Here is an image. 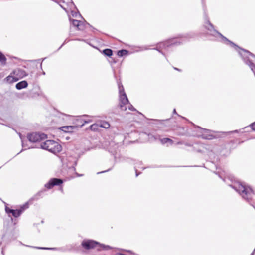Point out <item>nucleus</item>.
Segmentation results:
<instances>
[{"instance_id":"obj_1","label":"nucleus","mask_w":255,"mask_h":255,"mask_svg":"<svg viewBox=\"0 0 255 255\" xmlns=\"http://www.w3.org/2000/svg\"><path fill=\"white\" fill-rule=\"evenodd\" d=\"M194 36V34L192 33L181 35L177 37L173 38L165 41L158 43L156 45H153V48H150L149 45L144 46V50L155 49L166 56L165 51H167L169 48L174 46L182 44L184 42L193 38Z\"/></svg>"},{"instance_id":"obj_2","label":"nucleus","mask_w":255,"mask_h":255,"mask_svg":"<svg viewBox=\"0 0 255 255\" xmlns=\"http://www.w3.org/2000/svg\"><path fill=\"white\" fill-rule=\"evenodd\" d=\"M40 147L53 153L59 152L62 150L61 146L58 142L51 140L41 142Z\"/></svg>"},{"instance_id":"obj_3","label":"nucleus","mask_w":255,"mask_h":255,"mask_svg":"<svg viewBox=\"0 0 255 255\" xmlns=\"http://www.w3.org/2000/svg\"><path fill=\"white\" fill-rule=\"evenodd\" d=\"M28 140L32 142H42V140L47 138V135L44 133H32L28 136Z\"/></svg>"},{"instance_id":"obj_4","label":"nucleus","mask_w":255,"mask_h":255,"mask_svg":"<svg viewBox=\"0 0 255 255\" xmlns=\"http://www.w3.org/2000/svg\"><path fill=\"white\" fill-rule=\"evenodd\" d=\"M201 131V136L202 138L207 140H211L216 137V135H214L215 131L210 130L207 129L203 128L200 127H198Z\"/></svg>"},{"instance_id":"obj_5","label":"nucleus","mask_w":255,"mask_h":255,"mask_svg":"<svg viewBox=\"0 0 255 255\" xmlns=\"http://www.w3.org/2000/svg\"><path fill=\"white\" fill-rule=\"evenodd\" d=\"M120 106L121 109L123 111L127 110L126 105L128 104V100L125 92L123 94L120 95Z\"/></svg>"},{"instance_id":"obj_6","label":"nucleus","mask_w":255,"mask_h":255,"mask_svg":"<svg viewBox=\"0 0 255 255\" xmlns=\"http://www.w3.org/2000/svg\"><path fill=\"white\" fill-rule=\"evenodd\" d=\"M63 183L61 179L57 178H53L51 179L48 183L45 185V187L48 189L52 188L55 185H59Z\"/></svg>"},{"instance_id":"obj_7","label":"nucleus","mask_w":255,"mask_h":255,"mask_svg":"<svg viewBox=\"0 0 255 255\" xmlns=\"http://www.w3.org/2000/svg\"><path fill=\"white\" fill-rule=\"evenodd\" d=\"M98 245V243L95 242L92 240H88L86 241H83L82 243V246L86 249H90L95 247Z\"/></svg>"},{"instance_id":"obj_8","label":"nucleus","mask_w":255,"mask_h":255,"mask_svg":"<svg viewBox=\"0 0 255 255\" xmlns=\"http://www.w3.org/2000/svg\"><path fill=\"white\" fill-rule=\"evenodd\" d=\"M176 132L179 136L185 135L186 134V129L184 127H179L177 128Z\"/></svg>"},{"instance_id":"obj_9","label":"nucleus","mask_w":255,"mask_h":255,"mask_svg":"<svg viewBox=\"0 0 255 255\" xmlns=\"http://www.w3.org/2000/svg\"><path fill=\"white\" fill-rule=\"evenodd\" d=\"M7 212L12 213V215L15 217H17L20 216L22 211L20 210H13V209H6Z\"/></svg>"},{"instance_id":"obj_10","label":"nucleus","mask_w":255,"mask_h":255,"mask_svg":"<svg viewBox=\"0 0 255 255\" xmlns=\"http://www.w3.org/2000/svg\"><path fill=\"white\" fill-rule=\"evenodd\" d=\"M27 85L28 84L26 81H22L16 84V88L18 90H20L22 88L26 87Z\"/></svg>"},{"instance_id":"obj_11","label":"nucleus","mask_w":255,"mask_h":255,"mask_svg":"<svg viewBox=\"0 0 255 255\" xmlns=\"http://www.w3.org/2000/svg\"><path fill=\"white\" fill-rule=\"evenodd\" d=\"M72 24L74 26L76 27L78 29H81V26L82 24V22L81 21L73 19L72 21Z\"/></svg>"},{"instance_id":"obj_12","label":"nucleus","mask_w":255,"mask_h":255,"mask_svg":"<svg viewBox=\"0 0 255 255\" xmlns=\"http://www.w3.org/2000/svg\"><path fill=\"white\" fill-rule=\"evenodd\" d=\"M98 124V127L105 128H108L110 126V124L106 121H101Z\"/></svg>"},{"instance_id":"obj_13","label":"nucleus","mask_w":255,"mask_h":255,"mask_svg":"<svg viewBox=\"0 0 255 255\" xmlns=\"http://www.w3.org/2000/svg\"><path fill=\"white\" fill-rule=\"evenodd\" d=\"M160 140L162 144H165L168 143H169L170 144H172L173 143V141L169 138H162L160 139Z\"/></svg>"},{"instance_id":"obj_14","label":"nucleus","mask_w":255,"mask_h":255,"mask_svg":"<svg viewBox=\"0 0 255 255\" xmlns=\"http://www.w3.org/2000/svg\"><path fill=\"white\" fill-rule=\"evenodd\" d=\"M74 127L73 126H64L62 127V130L64 132H71Z\"/></svg>"},{"instance_id":"obj_15","label":"nucleus","mask_w":255,"mask_h":255,"mask_svg":"<svg viewBox=\"0 0 255 255\" xmlns=\"http://www.w3.org/2000/svg\"><path fill=\"white\" fill-rule=\"evenodd\" d=\"M6 61V58L5 56L1 52H0V62H1V64L5 65Z\"/></svg>"},{"instance_id":"obj_16","label":"nucleus","mask_w":255,"mask_h":255,"mask_svg":"<svg viewBox=\"0 0 255 255\" xmlns=\"http://www.w3.org/2000/svg\"><path fill=\"white\" fill-rule=\"evenodd\" d=\"M7 82L12 83L16 81L18 79L12 76H8L6 78Z\"/></svg>"},{"instance_id":"obj_17","label":"nucleus","mask_w":255,"mask_h":255,"mask_svg":"<svg viewBox=\"0 0 255 255\" xmlns=\"http://www.w3.org/2000/svg\"><path fill=\"white\" fill-rule=\"evenodd\" d=\"M103 53L106 56L110 57L112 55V50L110 49H106L103 50Z\"/></svg>"},{"instance_id":"obj_18","label":"nucleus","mask_w":255,"mask_h":255,"mask_svg":"<svg viewBox=\"0 0 255 255\" xmlns=\"http://www.w3.org/2000/svg\"><path fill=\"white\" fill-rule=\"evenodd\" d=\"M128 51L126 50H121L118 52V55L120 57L127 55L128 54Z\"/></svg>"},{"instance_id":"obj_19","label":"nucleus","mask_w":255,"mask_h":255,"mask_svg":"<svg viewBox=\"0 0 255 255\" xmlns=\"http://www.w3.org/2000/svg\"><path fill=\"white\" fill-rule=\"evenodd\" d=\"M118 87H119V94H123V93L124 92V89L123 85L121 84V83H118Z\"/></svg>"},{"instance_id":"obj_20","label":"nucleus","mask_w":255,"mask_h":255,"mask_svg":"<svg viewBox=\"0 0 255 255\" xmlns=\"http://www.w3.org/2000/svg\"><path fill=\"white\" fill-rule=\"evenodd\" d=\"M127 252H128L129 254H123V253H118L117 255H132L130 251H126Z\"/></svg>"},{"instance_id":"obj_21","label":"nucleus","mask_w":255,"mask_h":255,"mask_svg":"<svg viewBox=\"0 0 255 255\" xmlns=\"http://www.w3.org/2000/svg\"><path fill=\"white\" fill-rule=\"evenodd\" d=\"M98 125H99L98 123H97L96 124H93V125H92L91 126V127H91V129H94V130L95 129L96 127L98 126Z\"/></svg>"},{"instance_id":"obj_22","label":"nucleus","mask_w":255,"mask_h":255,"mask_svg":"<svg viewBox=\"0 0 255 255\" xmlns=\"http://www.w3.org/2000/svg\"><path fill=\"white\" fill-rule=\"evenodd\" d=\"M250 126H251L252 129L253 130L255 131V122L254 123H252Z\"/></svg>"},{"instance_id":"obj_23","label":"nucleus","mask_w":255,"mask_h":255,"mask_svg":"<svg viewBox=\"0 0 255 255\" xmlns=\"http://www.w3.org/2000/svg\"><path fill=\"white\" fill-rule=\"evenodd\" d=\"M128 108L129 109H130V110H134V108L132 107V105H129L128 106Z\"/></svg>"},{"instance_id":"obj_24","label":"nucleus","mask_w":255,"mask_h":255,"mask_svg":"<svg viewBox=\"0 0 255 255\" xmlns=\"http://www.w3.org/2000/svg\"><path fill=\"white\" fill-rule=\"evenodd\" d=\"M235 132H238V130H235L234 131H230L229 132H227L226 133H235Z\"/></svg>"},{"instance_id":"obj_25","label":"nucleus","mask_w":255,"mask_h":255,"mask_svg":"<svg viewBox=\"0 0 255 255\" xmlns=\"http://www.w3.org/2000/svg\"><path fill=\"white\" fill-rule=\"evenodd\" d=\"M101 246H102L103 248H105L106 249H108L110 248V247L109 246H105L104 245H102Z\"/></svg>"},{"instance_id":"obj_26","label":"nucleus","mask_w":255,"mask_h":255,"mask_svg":"<svg viewBox=\"0 0 255 255\" xmlns=\"http://www.w3.org/2000/svg\"><path fill=\"white\" fill-rule=\"evenodd\" d=\"M135 172L136 176H137L139 174L141 173V172H138L137 170H135Z\"/></svg>"},{"instance_id":"obj_27","label":"nucleus","mask_w":255,"mask_h":255,"mask_svg":"<svg viewBox=\"0 0 255 255\" xmlns=\"http://www.w3.org/2000/svg\"><path fill=\"white\" fill-rule=\"evenodd\" d=\"M149 120L148 119H146L145 117H144V124L145 123L147 122V121H148Z\"/></svg>"},{"instance_id":"obj_28","label":"nucleus","mask_w":255,"mask_h":255,"mask_svg":"<svg viewBox=\"0 0 255 255\" xmlns=\"http://www.w3.org/2000/svg\"><path fill=\"white\" fill-rule=\"evenodd\" d=\"M174 69L175 70H177V71H180V70L179 69L177 68H175V67H174Z\"/></svg>"},{"instance_id":"obj_29","label":"nucleus","mask_w":255,"mask_h":255,"mask_svg":"<svg viewBox=\"0 0 255 255\" xmlns=\"http://www.w3.org/2000/svg\"><path fill=\"white\" fill-rule=\"evenodd\" d=\"M173 113L176 114H177L176 110L175 109L173 110Z\"/></svg>"},{"instance_id":"obj_30","label":"nucleus","mask_w":255,"mask_h":255,"mask_svg":"<svg viewBox=\"0 0 255 255\" xmlns=\"http://www.w3.org/2000/svg\"><path fill=\"white\" fill-rule=\"evenodd\" d=\"M255 251V249L254 250V251L252 253V254H251V255H254V252Z\"/></svg>"}]
</instances>
